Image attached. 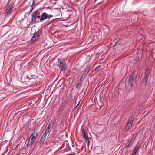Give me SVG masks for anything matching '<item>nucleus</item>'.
<instances>
[{
	"label": "nucleus",
	"mask_w": 155,
	"mask_h": 155,
	"mask_svg": "<svg viewBox=\"0 0 155 155\" xmlns=\"http://www.w3.org/2000/svg\"><path fill=\"white\" fill-rule=\"evenodd\" d=\"M53 17V15L51 14H48L46 12H43L41 15L40 19L41 21H42L46 20L47 19H50Z\"/></svg>",
	"instance_id": "obj_3"
},
{
	"label": "nucleus",
	"mask_w": 155,
	"mask_h": 155,
	"mask_svg": "<svg viewBox=\"0 0 155 155\" xmlns=\"http://www.w3.org/2000/svg\"><path fill=\"white\" fill-rule=\"evenodd\" d=\"M82 133L83 134V137L84 140H85V142L87 143L88 144H90V141L88 137V135L87 133L84 130V129H83L82 130Z\"/></svg>",
	"instance_id": "obj_4"
},
{
	"label": "nucleus",
	"mask_w": 155,
	"mask_h": 155,
	"mask_svg": "<svg viewBox=\"0 0 155 155\" xmlns=\"http://www.w3.org/2000/svg\"><path fill=\"white\" fill-rule=\"evenodd\" d=\"M116 10V9H114L113 10V12H114V11H115Z\"/></svg>",
	"instance_id": "obj_22"
},
{
	"label": "nucleus",
	"mask_w": 155,
	"mask_h": 155,
	"mask_svg": "<svg viewBox=\"0 0 155 155\" xmlns=\"http://www.w3.org/2000/svg\"><path fill=\"white\" fill-rule=\"evenodd\" d=\"M79 104V102L78 103V104L74 108V109H75L77 108V107H78V105Z\"/></svg>",
	"instance_id": "obj_19"
},
{
	"label": "nucleus",
	"mask_w": 155,
	"mask_h": 155,
	"mask_svg": "<svg viewBox=\"0 0 155 155\" xmlns=\"http://www.w3.org/2000/svg\"><path fill=\"white\" fill-rule=\"evenodd\" d=\"M35 4V2L34 1H33V3L32 5L31 6V10L29 12H28L27 13V14L28 13L29 14L32 11L33 9L34 8V7H33V6L34 4Z\"/></svg>",
	"instance_id": "obj_15"
},
{
	"label": "nucleus",
	"mask_w": 155,
	"mask_h": 155,
	"mask_svg": "<svg viewBox=\"0 0 155 155\" xmlns=\"http://www.w3.org/2000/svg\"><path fill=\"white\" fill-rule=\"evenodd\" d=\"M40 35L39 31H38L35 32L33 34L31 40L33 41H37L39 38Z\"/></svg>",
	"instance_id": "obj_5"
},
{
	"label": "nucleus",
	"mask_w": 155,
	"mask_h": 155,
	"mask_svg": "<svg viewBox=\"0 0 155 155\" xmlns=\"http://www.w3.org/2000/svg\"><path fill=\"white\" fill-rule=\"evenodd\" d=\"M81 86V84H80V83H79L78 85H77V89H78V88H80V86Z\"/></svg>",
	"instance_id": "obj_18"
},
{
	"label": "nucleus",
	"mask_w": 155,
	"mask_h": 155,
	"mask_svg": "<svg viewBox=\"0 0 155 155\" xmlns=\"http://www.w3.org/2000/svg\"><path fill=\"white\" fill-rule=\"evenodd\" d=\"M100 67L99 66L97 67H96L95 70V71H96V72L99 71L100 70Z\"/></svg>",
	"instance_id": "obj_16"
},
{
	"label": "nucleus",
	"mask_w": 155,
	"mask_h": 155,
	"mask_svg": "<svg viewBox=\"0 0 155 155\" xmlns=\"http://www.w3.org/2000/svg\"><path fill=\"white\" fill-rule=\"evenodd\" d=\"M138 148L139 147L137 146H135L132 155H135Z\"/></svg>",
	"instance_id": "obj_14"
},
{
	"label": "nucleus",
	"mask_w": 155,
	"mask_h": 155,
	"mask_svg": "<svg viewBox=\"0 0 155 155\" xmlns=\"http://www.w3.org/2000/svg\"><path fill=\"white\" fill-rule=\"evenodd\" d=\"M51 124L49 123L48 126H50L51 127Z\"/></svg>",
	"instance_id": "obj_21"
},
{
	"label": "nucleus",
	"mask_w": 155,
	"mask_h": 155,
	"mask_svg": "<svg viewBox=\"0 0 155 155\" xmlns=\"http://www.w3.org/2000/svg\"><path fill=\"white\" fill-rule=\"evenodd\" d=\"M51 128V127H50V126L47 127V129H46V130H45V131H46L47 130V131L48 132H47V134L50 131H49V130H50Z\"/></svg>",
	"instance_id": "obj_17"
},
{
	"label": "nucleus",
	"mask_w": 155,
	"mask_h": 155,
	"mask_svg": "<svg viewBox=\"0 0 155 155\" xmlns=\"http://www.w3.org/2000/svg\"><path fill=\"white\" fill-rule=\"evenodd\" d=\"M47 132H48L47 130L46 131H45V133L43 134V135L41 137L39 141L40 144H42L44 143L45 139H46V137L47 135Z\"/></svg>",
	"instance_id": "obj_7"
},
{
	"label": "nucleus",
	"mask_w": 155,
	"mask_h": 155,
	"mask_svg": "<svg viewBox=\"0 0 155 155\" xmlns=\"http://www.w3.org/2000/svg\"><path fill=\"white\" fill-rule=\"evenodd\" d=\"M58 63L59 64L58 66L61 71H65L67 68V65L63 61H61L60 58L58 60Z\"/></svg>",
	"instance_id": "obj_2"
},
{
	"label": "nucleus",
	"mask_w": 155,
	"mask_h": 155,
	"mask_svg": "<svg viewBox=\"0 0 155 155\" xmlns=\"http://www.w3.org/2000/svg\"><path fill=\"white\" fill-rule=\"evenodd\" d=\"M41 12L40 10H37L34 11L32 14L31 21L32 23L35 22L38 23L41 21Z\"/></svg>",
	"instance_id": "obj_1"
},
{
	"label": "nucleus",
	"mask_w": 155,
	"mask_h": 155,
	"mask_svg": "<svg viewBox=\"0 0 155 155\" xmlns=\"http://www.w3.org/2000/svg\"><path fill=\"white\" fill-rule=\"evenodd\" d=\"M133 120L131 119H130L127 124L126 126V128L128 130H130L132 127Z\"/></svg>",
	"instance_id": "obj_11"
},
{
	"label": "nucleus",
	"mask_w": 155,
	"mask_h": 155,
	"mask_svg": "<svg viewBox=\"0 0 155 155\" xmlns=\"http://www.w3.org/2000/svg\"><path fill=\"white\" fill-rule=\"evenodd\" d=\"M13 8V6L9 5L5 10L4 14L6 15H7L8 14L10 13Z\"/></svg>",
	"instance_id": "obj_9"
},
{
	"label": "nucleus",
	"mask_w": 155,
	"mask_h": 155,
	"mask_svg": "<svg viewBox=\"0 0 155 155\" xmlns=\"http://www.w3.org/2000/svg\"><path fill=\"white\" fill-rule=\"evenodd\" d=\"M35 141V140L30 137L28 141V143L27 145V147H30L34 143Z\"/></svg>",
	"instance_id": "obj_8"
},
{
	"label": "nucleus",
	"mask_w": 155,
	"mask_h": 155,
	"mask_svg": "<svg viewBox=\"0 0 155 155\" xmlns=\"http://www.w3.org/2000/svg\"><path fill=\"white\" fill-rule=\"evenodd\" d=\"M150 71L148 70L147 69L145 72V77L143 79L144 82L146 84L147 81L148 80L149 76L150 74Z\"/></svg>",
	"instance_id": "obj_10"
},
{
	"label": "nucleus",
	"mask_w": 155,
	"mask_h": 155,
	"mask_svg": "<svg viewBox=\"0 0 155 155\" xmlns=\"http://www.w3.org/2000/svg\"><path fill=\"white\" fill-rule=\"evenodd\" d=\"M31 136L30 137L35 140L36 138L37 137V133L36 130H32L31 133Z\"/></svg>",
	"instance_id": "obj_12"
},
{
	"label": "nucleus",
	"mask_w": 155,
	"mask_h": 155,
	"mask_svg": "<svg viewBox=\"0 0 155 155\" xmlns=\"http://www.w3.org/2000/svg\"><path fill=\"white\" fill-rule=\"evenodd\" d=\"M75 153H71L70 154H69L68 155H75Z\"/></svg>",
	"instance_id": "obj_20"
},
{
	"label": "nucleus",
	"mask_w": 155,
	"mask_h": 155,
	"mask_svg": "<svg viewBox=\"0 0 155 155\" xmlns=\"http://www.w3.org/2000/svg\"><path fill=\"white\" fill-rule=\"evenodd\" d=\"M134 74V72H133L128 80L129 85L130 87H132L134 84V80L135 78Z\"/></svg>",
	"instance_id": "obj_6"
},
{
	"label": "nucleus",
	"mask_w": 155,
	"mask_h": 155,
	"mask_svg": "<svg viewBox=\"0 0 155 155\" xmlns=\"http://www.w3.org/2000/svg\"><path fill=\"white\" fill-rule=\"evenodd\" d=\"M127 140V142L125 146L126 148L128 147L130 145V144L132 140V138H128Z\"/></svg>",
	"instance_id": "obj_13"
}]
</instances>
